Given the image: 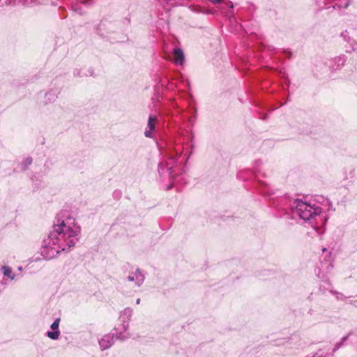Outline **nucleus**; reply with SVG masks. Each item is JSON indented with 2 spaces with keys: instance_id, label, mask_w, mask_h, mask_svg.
Here are the masks:
<instances>
[{
  "instance_id": "obj_1",
  "label": "nucleus",
  "mask_w": 357,
  "mask_h": 357,
  "mask_svg": "<svg viewBox=\"0 0 357 357\" xmlns=\"http://www.w3.org/2000/svg\"><path fill=\"white\" fill-rule=\"evenodd\" d=\"M80 231L74 217L67 213H60L54 222L52 231L43 241L40 255L50 260L63 251H68L78 241Z\"/></svg>"
},
{
  "instance_id": "obj_2",
  "label": "nucleus",
  "mask_w": 357,
  "mask_h": 357,
  "mask_svg": "<svg viewBox=\"0 0 357 357\" xmlns=\"http://www.w3.org/2000/svg\"><path fill=\"white\" fill-rule=\"evenodd\" d=\"M291 211L294 217H298L313 229H317V218L320 217L321 213L319 206L296 199L291 204Z\"/></svg>"
},
{
  "instance_id": "obj_3",
  "label": "nucleus",
  "mask_w": 357,
  "mask_h": 357,
  "mask_svg": "<svg viewBox=\"0 0 357 357\" xmlns=\"http://www.w3.org/2000/svg\"><path fill=\"white\" fill-rule=\"evenodd\" d=\"M132 314V310L130 307H126L121 312V318L122 319L123 324L120 327L115 328L116 331V339L125 340L129 337V334L126 333L128 328V321Z\"/></svg>"
},
{
  "instance_id": "obj_4",
  "label": "nucleus",
  "mask_w": 357,
  "mask_h": 357,
  "mask_svg": "<svg viewBox=\"0 0 357 357\" xmlns=\"http://www.w3.org/2000/svg\"><path fill=\"white\" fill-rule=\"evenodd\" d=\"M177 162V158L176 157H170L169 160L164 162H160L158 165V173L161 177H167L170 176L172 177L173 171L172 169L174 165Z\"/></svg>"
},
{
  "instance_id": "obj_5",
  "label": "nucleus",
  "mask_w": 357,
  "mask_h": 357,
  "mask_svg": "<svg viewBox=\"0 0 357 357\" xmlns=\"http://www.w3.org/2000/svg\"><path fill=\"white\" fill-rule=\"evenodd\" d=\"M114 32V25L107 21H101L97 26V33L103 37H109Z\"/></svg>"
},
{
  "instance_id": "obj_6",
  "label": "nucleus",
  "mask_w": 357,
  "mask_h": 357,
  "mask_svg": "<svg viewBox=\"0 0 357 357\" xmlns=\"http://www.w3.org/2000/svg\"><path fill=\"white\" fill-rule=\"evenodd\" d=\"M158 118L154 114H150L148 119L147 127L144 131V136L148 138H153V131L155 128V124Z\"/></svg>"
},
{
  "instance_id": "obj_7",
  "label": "nucleus",
  "mask_w": 357,
  "mask_h": 357,
  "mask_svg": "<svg viewBox=\"0 0 357 357\" xmlns=\"http://www.w3.org/2000/svg\"><path fill=\"white\" fill-rule=\"evenodd\" d=\"M144 278V275L139 268H137L127 277L128 281L135 282V286L137 287L143 284Z\"/></svg>"
},
{
  "instance_id": "obj_8",
  "label": "nucleus",
  "mask_w": 357,
  "mask_h": 357,
  "mask_svg": "<svg viewBox=\"0 0 357 357\" xmlns=\"http://www.w3.org/2000/svg\"><path fill=\"white\" fill-rule=\"evenodd\" d=\"M115 331H116L115 330ZM116 332L112 335L110 334L105 335L99 340V344L102 350L109 349L114 344V336L116 337Z\"/></svg>"
},
{
  "instance_id": "obj_9",
  "label": "nucleus",
  "mask_w": 357,
  "mask_h": 357,
  "mask_svg": "<svg viewBox=\"0 0 357 357\" xmlns=\"http://www.w3.org/2000/svg\"><path fill=\"white\" fill-rule=\"evenodd\" d=\"M60 319L56 318L51 325V328L54 331H47V336L52 340H57L60 335V331L58 330L59 326Z\"/></svg>"
},
{
  "instance_id": "obj_10",
  "label": "nucleus",
  "mask_w": 357,
  "mask_h": 357,
  "mask_svg": "<svg viewBox=\"0 0 357 357\" xmlns=\"http://www.w3.org/2000/svg\"><path fill=\"white\" fill-rule=\"evenodd\" d=\"M174 54V61L177 65L182 66L185 61V56L183 52L180 48H174L173 50Z\"/></svg>"
},
{
  "instance_id": "obj_11",
  "label": "nucleus",
  "mask_w": 357,
  "mask_h": 357,
  "mask_svg": "<svg viewBox=\"0 0 357 357\" xmlns=\"http://www.w3.org/2000/svg\"><path fill=\"white\" fill-rule=\"evenodd\" d=\"M74 75L76 77H86V76H92L93 75V70L91 68L86 69H81V68H76L74 70Z\"/></svg>"
},
{
  "instance_id": "obj_12",
  "label": "nucleus",
  "mask_w": 357,
  "mask_h": 357,
  "mask_svg": "<svg viewBox=\"0 0 357 357\" xmlns=\"http://www.w3.org/2000/svg\"><path fill=\"white\" fill-rule=\"evenodd\" d=\"M57 91L56 90H50L47 91L45 95V104H48L50 102H54L57 98Z\"/></svg>"
},
{
  "instance_id": "obj_13",
  "label": "nucleus",
  "mask_w": 357,
  "mask_h": 357,
  "mask_svg": "<svg viewBox=\"0 0 357 357\" xmlns=\"http://www.w3.org/2000/svg\"><path fill=\"white\" fill-rule=\"evenodd\" d=\"M350 4L349 0H337V2L333 6V8H347Z\"/></svg>"
},
{
  "instance_id": "obj_14",
  "label": "nucleus",
  "mask_w": 357,
  "mask_h": 357,
  "mask_svg": "<svg viewBox=\"0 0 357 357\" xmlns=\"http://www.w3.org/2000/svg\"><path fill=\"white\" fill-rule=\"evenodd\" d=\"M1 270L5 276L10 278L11 280L14 279V275L13 274L12 269L10 267L3 266H2Z\"/></svg>"
},
{
  "instance_id": "obj_15",
  "label": "nucleus",
  "mask_w": 357,
  "mask_h": 357,
  "mask_svg": "<svg viewBox=\"0 0 357 357\" xmlns=\"http://www.w3.org/2000/svg\"><path fill=\"white\" fill-rule=\"evenodd\" d=\"M32 163V158L31 157L26 158L22 163V169L25 171L28 169L29 166Z\"/></svg>"
},
{
  "instance_id": "obj_16",
  "label": "nucleus",
  "mask_w": 357,
  "mask_h": 357,
  "mask_svg": "<svg viewBox=\"0 0 357 357\" xmlns=\"http://www.w3.org/2000/svg\"><path fill=\"white\" fill-rule=\"evenodd\" d=\"M348 337H349V335H346V336L343 337H342V340H341V342H339V343H337V344L335 346V347H334V349H333V351H332L331 353H333V354H334V353H335L336 351H337V350L340 348V347L344 344V342L346 340H347Z\"/></svg>"
},
{
  "instance_id": "obj_17",
  "label": "nucleus",
  "mask_w": 357,
  "mask_h": 357,
  "mask_svg": "<svg viewBox=\"0 0 357 357\" xmlns=\"http://www.w3.org/2000/svg\"><path fill=\"white\" fill-rule=\"evenodd\" d=\"M348 337H349V335H346V336L343 337H342V340H341V342H339V343H337V344L335 346V347H334V349H333V351H332L331 353H333V354H334V353H335L336 351H337V350L340 348V347L344 344V342L346 340H347Z\"/></svg>"
},
{
  "instance_id": "obj_18",
  "label": "nucleus",
  "mask_w": 357,
  "mask_h": 357,
  "mask_svg": "<svg viewBox=\"0 0 357 357\" xmlns=\"http://www.w3.org/2000/svg\"><path fill=\"white\" fill-rule=\"evenodd\" d=\"M73 10L80 15H82L84 13V12L82 9V8L79 6L77 2L75 3V4H73Z\"/></svg>"
},
{
  "instance_id": "obj_19",
  "label": "nucleus",
  "mask_w": 357,
  "mask_h": 357,
  "mask_svg": "<svg viewBox=\"0 0 357 357\" xmlns=\"http://www.w3.org/2000/svg\"><path fill=\"white\" fill-rule=\"evenodd\" d=\"M333 353H327L326 354H324L321 350H319L313 357H333Z\"/></svg>"
},
{
  "instance_id": "obj_20",
  "label": "nucleus",
  "mask_w": 357,
  "mask_h": 357,
  "mask_svg": "<svg viewBox=\"0 0 357 357\" xmlns=\"http://www.w3.org/2000/svg\"><path fill=\"white\" fill-rule=\"evenodd\" d=\"M349 42L351 43V50L356 51L357 50V43L354 40H350Z\"/></svg>"
},
{
  "instance_id": "obj_21",
  "label": "nucleus",
  "mask_w": 357,
  "mask_h": 357,
  "mask_svg": "<svg viewBox=\"0 0 357 357\" xmlns=\"http://www.w3.org/2000/svg\"><path fill=\"white\" fill-rule=\"evenodd\" d=\"M77 2H79L84 5L86 6H91L92 4V2L91 0H76Z\"/></svg>"
},
{
  "instance_id": "obj_22",
  "label": "nucleus",
  "mask_w": 357,
  "mask_h": 357,
  "mask_svg": "<svg viewBox=\"0 0 357 357\" xmlns=\"http://www.w3.org/2000/svg\"><path fill=\"white\" fill-rule=\"evenodd\" d=\"M33 0H22L20 2H22L24 5L29 6L32 3Z\"/></svg>"
},
{
  "instance_id": "obj_23",
  "label": "nucleus",
  "mask_w": 357,
  "mask_h": 357,
  "mask_svg": "<svg viewBox=\"0 0 357 357\" xmlns=\"http://www.w3.org/2000/svg\"><path fill=\"white\" fill-rule=\"evenodd\" d=\"M210 1L213 4H217V3H221L222 1V0H210Z\"/></svg>"
},
{
  "instance_id": "obj_24",
  "label": "nucleus",
  "mask_w": 357,
  "mask_h": 357,
  "mask_svg": "<svg viewBox=\"0 0 357 357\" xmlns=\"http://www.w3.org/2000/svg\"><path fill=\"white\" fill-rule=\"evenodd\" d=\"M337 298L338 299H343V295L342 294H339V293H337Z\"/></svg>"
},
{
  "instance_id": "obj_25",
  "label": "nucleus",
  "mask_w": 357,
  "mask_h": 357,
  "mask_svg": "<svg viewBox=\"0 0 357 357\" xmlns=\"http://www.w3.org/2000/svg\"><path fill=\"white\" fill-rule=\"evenodd\" d=\"M140 298H137V301H136V303L137 304H139L140 303Z\"/></svg>"
}]
</instances>
